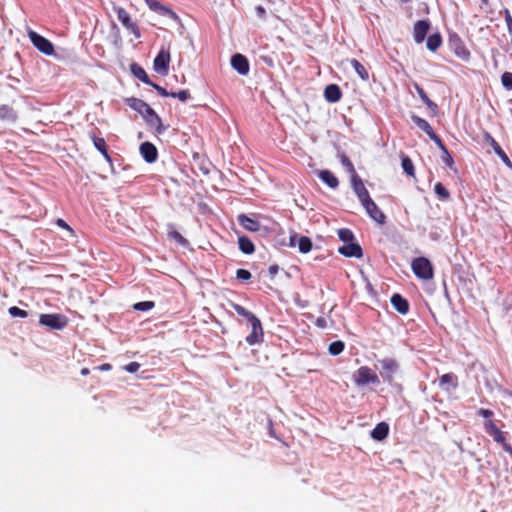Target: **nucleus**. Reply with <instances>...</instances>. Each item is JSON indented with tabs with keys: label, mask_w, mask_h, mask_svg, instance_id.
I'll list each match as a JSON object with an SVG mask.
<instances>
[{
	"label": "nucleus",
	"mask_w": 512,
	"mask_h": 512,
	"mask_svg": "<svg viewBox=\"0 0 512 512\" xmlns=\"http://www.w3.org/2000/svg\"><path fill=\"white\" fill-rule=\"evenodd\" d=\"M338 252L345 257L361 258L363 256L361 246L355 241L339 247Z\"/></svg>",
	"instance_id": "16"
},
{
	"label": "nucleus",
	"mask_w": 512,
	"mask_h": 512,
	"mask_svg": "<svg viewBox=\"0 0 512 512\" xmlns=\"http://www.w3.org/2000/svg\"><path fill=\"white\" fill-rule=\"evenodd\" d=\"M449 45L454 54L463 61H469L471 53L462 39L455 35L449 39Z\"/></svg>",
	"instance_id": "8"
},
{
	"label": "nucleus",
	"mask_w": 512,
	"mask_h": 512,
	"mask_svg": "<svg viewBox=\"0 0 512 512\" xmlns=\"http://www.w3.org/2000/svg\"><path fill=\"white\" fill-rule=\"evenodd\" d=\"M504 18H505V22H506V25H507V29H508L509 35H510V44H511V47H512V16H511V13H510V11L508 9L504 10Z\"/></svg>",
	"instance_id": "45"
},
{
	"label": "nucleus",
	"mask_w": 512,
	"mask_h": 512,
	"mask_svg": "<svg viewBox=\"0 0 512 512\" xmlns=\"http://www.w3.org/2000/svg\"><path fill=\"white\" fill-rule=\"evenodd\" d=\"M149 85L152 86L162 97H171L170 94L172 92H168L164 87H162L158 84H155L153 82H152V84H149Z\"/></svg>",
	"instance_id": "50"
},
{
	"label": "nucleus",
	"mask_w": 512,
	"mask_h": 512,
	"mask_svg": "<svg viewBox=\"0 0 512 512\" xmlns=\"http://www.w3.org/2000/svg\"><path fill=\"white\" fill-rule=\"evenodd\" d=\"M381 364L380 375L383 380L389 384L394 381V375L399 369V364L395 359L385 358L379 361Z\"/></svg>",
	"instance_id": "6"
},
{
	"label": "nucleus",
	"mask_w": 512,
	"mask_h": 512,
	"mask_svg": "<svg viewBox=\"0 0 512 512\" xmlns=\"http://www.w3.org/2000/svg\"><path fill=\"white\" fill-rule=\"evenodd\" d=\"M140 364L138 362H130L125 366V370L129 373H135L139 370Z\"/></svg>",
	"instance_id": "54"
},
{
	"label": "nucleus",
	"mask_w": 512,
	"mask_h": 512,
	"mask_svg": "<svg viewBox=\"0 0 512 512\" xmlns=\"http://www.w3.org/2000/svg\"><path fill=\"white\" fill-rule=\"evenodd\" d=\"M18 119V114L16 110L8 105L2 104L0 105V122L2 123H15Z\"/></svg>",
	"instance_id": "20"
},
{
	"label": "nucleus",
	"mask_w": 512,
	"mask_h": 512,
	"mask_svg": "<svg viewBox=\"0 0 512 512\" xmlns=\"http://www.w3.org/2000/svg\"><path fill=\"white\" fill-rule=\"evenodd\" d=\"M439 387L445 392H451L458 387V377L454 373H446L438 379Z\"/></svg>",
	"instance_id": "14"
},
{
	"label": "nucleus",
	"mask_w": 512,
	"mask_h": 512,
	"mask_svg": "<svg viewBox=\"0 0 512 512\" xmlns=\"http://www.w3.org/2000/svg\"><path fill=\"white\" fill-rule=\"evenodd\" d=\"M484 141L489 144L492 149L494 150L495 154L500 157V159L507 165H511L510 159L505 153V151L502 149V147L499 145V143L492 137V135L489 132L483 133Z\"/></svg>",
	"instance_id": "15"
},
{
	"label": "nucleus",
	"mask_w": 512,
	"mask_h": 512,
	"mask_svg": "<svg viewBox=\"0 0 512 512\" xmlns=\"http://www.w3.org/2000/svg\"><path fill=\"white\" fill-rule=\"evenodd\" d=\"M429 138L436 143V145L442 150V152L447 150L445 144L443 143L441 138L436 133L431 135V137H429Z\"/></svg>",
	"instance_id": "52"
},
{
	"label": "nucleus",
	"mask_w": 512,
	"mask_h": 512,
	"mask_svg": "<svg viewBox=\"0 0 512 512\" xmlns=\"http://www.w3.org/2000/svg\"><path fill=\"white\" fill-rule=\"evenodd\" d=\"M318 176L327 186L332 189H336L339 185L338 178L329 170L320 171Z\"/></svg>",
	"instance_id": "26"
},
{
	"label": "nucleus",
	"mask_w": 512,
	"mask_h": 512,
	"mask_svg": "<svg viewBox=\"0 0 512 512\" xmlns=\"http://www.w3.org/2000/svg\"><path fill=\"white\" fill-rule=\"evenodd\" d=\"M481 2H482L483 4H487V3H488V0H481Z\"/></svg>",
	"instance_id": "60"
},
{
	"label": "nucleus",
	"mask_w": 512,
	"mask_h": 512,
	"mask_svg": "<svg viewBox=\"0 0 512 512\" xmlns=\"http://www.w3.org/2000/svg\"><path fill=\"white\" fill-rule=\"evenodd\" d=\"M345 344L343 341L337 340L329 344L328 351L331 355H339L343 352Z\"/></svg>",
	"instance_id": "39"
},
{
	"label": "nucleus",
	"mask_w": 512,
	"mask_h": 512,
	"mask_svg": "<svg viewBox=\"0 0 512 512\" xmlns=\"http://www.w3.org/2000/svg\"><path fill=\"white\" fill-rule=\"evenodd\" d=\"M350 64L354 68V70L357 73V75L363 81H367L369 79L368 70L357 59H351L350 60Z\"/></svg>",
	"instance_id": "34"
},
{
	"label": "nucleus",
	"mask_w": 512,
	"mask_h": 512,
	"mask_svg": "<svg viewBox=\"0 0 512 512\" xmlns=\"http://www.w3.org/2000/svg\"><path fill=\"white\" fill-rule=\"evenodd\" d=\"M414 88L415 90L417 91L419 97L421 98V100L427 105V107L432 110L433 112H435L438 108L437 104L434 103L429 97L428 95L426 94V92L424 91V89L417 83L414 84Z\"/></svg>",
	"instance_id": "31"
},
{
	"label": "nucleus",
	"mask_w": 512,
	"mask_h": 512,
	"mask_svg": "<svg viewBox=\"0 0 512 512\" xmlns=\"http://www.w3.org/2000/svg\"><path fill=\"white\" fill-rule=\"evenodd\" d=\"M153 301H142L134 304L133 308L138 311H148L154 307Z\"/></svg>",
	"instance_id": "41"
},
{
	"label": "nucleus",
	"mask_w": 512,
	"mask_h": 512,
	"mask_svg": "<svg viewBox=\"0 0 512 512\" xmlns=\"http://www.w3.org/2000/svg\"><path fill=\"white\" fill-rule=\"evenodd\" d=\"M402 168L404 172L411 177L415 176V169L412 160L408 156L402 157Z\"/></svg>",
	"instance_id": "37"
},
{
	"label": "nucleus",
	"mask_w": 512,
	"mask_h": 512,
	"mask_svg": "<svg viewBox=\"0 0 512 512\" xmlns=\"http://www.w3.org/2000/svg\"><path fill=\"white\" fill-rule=\"evenodd\" d=\"M145 119L146 123L155 129L156 133L162 134L165 131L164 126L162 125L161 118L158 114L149 106L144 113L141 114Z\"/></svg>",
	"instance_id": "12"
},
{
	"label": "nucleus",
	"mask_w": 512,
	"mask_h": 512,
	"mask_svg": "<svg viewBox=\"0 0 512 512\" xmlns=\"http://www.w3.org/2000/svg\"><path fill=\"white\" fill-rule=\"evenodd\" d=\"M140 154L147 163H153L158 158V151L151 142H143L140 145Z\"/></svg>",
	"instance_id": "19"
},
{
	"label": "nucleus",
	"mask_w": 512,
	"mask_h": 512,
	"mask_svg": "<svg viewBox=\"0 0 512 512\" xmlns=\"http://www.w3.org/2000/svg\"><path fill=\"white\" fill-rule=\"evenodd\" d=\"M442 161L443 163L448 166L449 168H453L454 166V160L451 156V154L449 153L448 150H445L443 151V154H442Z\"/></svg>",
	"instance_id": "47"
},
{
	"label": "nucleus",
	"mask_w": 512,
	"mask_h": 512,
	"mask_svg": "<svg viewBox=\"0 0 512 512\" xmlns=\"http://www.w3.org/2000/svg\"><path fill=\"white\" fill-rule=\"evenodd\" d=\"M231 65L240 75H247L249 72L248 59L242 54H235L231 58Z\"/></svg>",
	"instance_id": "18"
},
{
	"label": "nucleus",
	"mask_w": 512,
	"mask_h": 512,
	"mask_svg": "<svg viewBox=\"0 0 512 512\" xmlns=\"http://www.w3.org/2000/svg\"><path fill=\"white\" fill-rule=\"evenodd\" d=\"M339 239L345 244L351 243L354 241L355 237L353 232L348 228H341L338 230Z\"/></svg>",
	"instance_id": "36"
},
{
	"label": "nucleus",
	"mask_w": 512,
	"mask_h": 512,
	"mask_svg": "<svg viewBox=\"0 0 512 512\" xmlns=\"http://www.w3.org/2000/svg\"><path fill=\"white\" fill-rule=\"evenodd\" d=\"M430 29L428 20H419L414 24L413 37L416 43H422Z\"/></svg>",
	"instance_id": "17"
},
{
	"label": "nucleus",
	"mask_w": 512,
	"mask_h": 512,
	"mask_svg": "<svg viewBox=\"0 0 512 512\" xmlns=\"http://www.w3.org/2000/svg\"><path fill=\"white\" fill-rule=\"evenodd\" d=\"M90 138L94 144V147L104 156V158L111 162V156L108 152V147L104 138L97 137L94 134H90Z\"/></svg>",
	"instance_id": "24"
},
{
	"label": "nucleus",
	"mask_w": 512,
	"mask_h": 512,
	"mask_svg": "<svg viewBox=\"0 0 512 512\" xmlns=\"http://www.w3.org/2000/svg\"><path fill=\"white\" fill-rule=\"evenodd\" d=\"M412 121L419 129L424 131L429 137H431V135H433L435 133L432 126L425 119H423L419 116L413 115Z\"/></svg>",
	"instance_id": "32"
},
{
	"label": "nucleus",
	"mask_w": 512,
	"mask_h": 512,
	"mask_svg": "<svg viewBox=\"0 0 512 512\" xmlns=\"http://www.w3.org/2000/svg\"><path fill=\"white\" fill-rule=\"evenodd\" d=\"M256 10V13L257 15L260 17V18H264L265 15H266V10L263 6L259 5L255 8Z\"/></svg>",
	"instance_id": "55"
},
{
	"label": "nucleus",
	"mask_w": 512,
	"mask_h": 512,
	"mask_svg": "<svg viewBox=\"0 0 512 512\" xmlns=\"http://www.w3.org/2000/svg\"><path fill=\"white\" fill-rule=\"evenodd\" d=\"M8 312L12 317L26 318L28 316V312L26 310L20 309L17 306L10 307Z\"/></svg>",
	"instance_id": "42"
},
{
	"label": "nucleus",
	"mask_w": 512,
	"mask_h": 512,
	"mask_svg": "<svg viewBox=\"0 0 512 512\" xmlns=\"http://www.w3.org/2000/svg\"><path fill=\"white\" fill-rule=\"evenodd\" d=\"M238 223L246 230L250 232H258L260 230V223L247 216L246 214H240L237 217Z\"/></svg>",
	"instance_id": "21"
},
{
	"label": "nucleus",
	"mask_w": 512,
	"mask_h": 512,
	"mask_svg": "<svg viewBox=\"0 0 512 512\" xmlns=\"http://www.w3.org/2000/svg\"><path fill=\"white\" fill-rule=\"evenodd\" d=\"M498 427L496 426L495 422L492 421V420H486L484 422V430L487 434H489L490 432H493L494 430H496Z\"/></svg>",
	"instance_id": "53"
},
{
	"label": "nucleus",
	"mask_w": 512,
	"mask_h": 512,
	"mask_svg": "<svg viewBox=\"0 0 512 512\" xmlns=\"http://www.w3.org/2000/svg\"><path fill=\"white\" fill-rule=\"evenodd\" d=\"M413 273L422 280H431L434 276V268L431 261L425 257L415 258L411 263Z\"/></svg>",
	"instance_id": "2"
},
{
	"label": "nucleus",
	"mask_w": 512,
	"mask_h": 512,
	"mask_svg": "<svg viewBox=\"0 0 512 512\" xmlns=\"http://www.w3.org/2000/svg\"><path fill=\"white\" fill-rule=\"evenodd\" d=\"M131 72L137 79H139L143 83L147 85L152 84V81L150 80L146 71L138 64L134 63L131 65Z\"/></svg>",
	"instance_id": "30"
},
{
	"label": "nucleus",
	"mask_w": 512,
	"mask_h": 512,
	"mask_svg": "<svg viewBox=\"0 0 512 512\" xmlns=\"http://www.w3.org/2000/svg\"><path fill=\"white\" fill-rule=\"evenodd\" d=\"M351 185L362 206L371 200L370 194L359 175L351 177Z\"/></svg>",
	"instance_id": "11"
},
{
	"label": "nucleus",
	"mask_w": 512,
	"mask_h": 512,
	"mask_svg": "<svg viewBox=\"0 0 512 512\" xmlns=\"http://www.w3.org/2000/svg\"><path fill=\"white\" fill-rule=\"evenodd\" d=\"M391 304L393 305L395 310L400 314L405 315L409 311V302L398 293L392 295Z\"/></svg>",
	"instance_id": "22"
},
{
	"label": "nucleus",
	"mask_w": 512,
	"mask_h": 512,
	"mask_svg": "<svg viewBox=\"0 0 512 512\" xmlns=\"http://www.w3.org/2000/svg\"><path fill=\"white\" fill-rule=\"evenodd\" d=\"M28 37L32 44L45 55H52L54 53L53 44L45 37L39 35L37 32L30 30Z\"/></svg>",
	"instance_id": "7"
},
{
	"label": "nucleus",
	"mask_w": 512,
	"mask_h": 512,
	"mask_svg": "<svg viewBox=\"0 0 512 512\" xmlns=\"http://www.w3.org/2000/svg\"><path fill=\"white\" fill-rule=\"evenodd\" d=\"M313 243L307 236H301L298 240V248L301 253H308L312 250Z\"/></svg>",
	"instance_id": "35"
},
{
	"label": "nucleus",
	"mask_w": 512,
	"mask_h": 512,
	"mask_svg": "<svg viewBox=\"0 0 512 512\" xmlns=\"http://www.w3.org/2000/svg\"><path fill=\"white\" fill-rule=\"evenodd\" d=\"M251 273L250 271L246 270V269H238L236 271V278L239 279V280H243V281H246V280H249L251 278Z\"/></svg>",
	"instance_id": "48"
},
{
	"label": "nucleus",
	"mask_w": 512,
	"mask_h": 512,
	"mask_svg": "<svg viewBox=\"0 0 512 512\" xmlns=\"http://www.w3.org/2000/svg\"><path fill=\"white\" fill-rule=\"evenodd\" d=\"M353 380L357 386L367 384L378 385L380 383L378 375L368 366L359 367L354 374Z\"/></svg>",
	"instance_id": "3"
},
{
	"label": "nucleus",
	"mask_w": 512,
	"mask_h": 512,
	"mask_svg": "<svg viewBox=\"0 0 512 512\" xmlns=\"http://www.w3.org/2000/svg\"><path fill=\"white\" fill-rule=\"evenodd\" d=\"M434 191L439 197V199L446 201L450 198V192L448 189L440 182L436 183L434 186Z\"/></svg>",
	"instance_id": "38"
},
{
	"label": "nucleus",
	"mask_w": 512,
	"mask_h": 512,
	"mask_svg": "<svg viewBox=\"0 0 512 512\" xmlns=\"http://www.w3.org/2000/svg\"><path fill=\"white\" fill-rule=\"evenodd\" d=\"M481 512H487L486 510H481Z\"/></svg>",
	"instance_id": "61"
},
{
	"label": "nucleus",
	"mask_w": 512,
	"mask_h": 512,
	"mask_svg": "<svg viewBox=\"0 0 512 512\" xmlns=\"http://www.w3.org/2000/svg\"><path fill=\"white\" fill-rule=\"evenodd\" d=\"M477 414L479 416H482L484 417L485 419L487 420H491V418L494 416V412L490 409H485V408H480L478 411H477Z\"/></svg>",
	"instance_id": "51"
},
{
	"label": "nucleus",
	"mask_w": 512,
	"mask_h": 512,
	"mask_svg": "<svg viewBox=\"0 0 512 512\" xmlns=\"http://www.w3.org/2000/svg\"><path fill=\"white\" fill-rule=\"evenodd\" d=\"M412 0H400L401 3H409L411 2Z\"/></svg>",
	"instance_id": "59"
},
{
	"label": "nucleus",
	"mask_w": 512,
	"mask_h": 512,
	"mask_svg": "<svg viewBox=\"0 0 512 512\" xmlns=\"http://www.w3.org/2000/svg\"><path fill=\"white\" fill-rule=\"evenodd\" d=\"M126 103L131 109L139 112L140 114L144 113L145 110H147V108L150 106L145 101L135 97L127 98Z\"/></svg>",
	"instance_id": "28"
},
{
	"label": "nucleus",
	"mask_w": 512,
	"mask_h": 512,
	"mask_svg": "<svg viewBox=\"0 0 512 512\" xmlns=\"http://www.w3.org/2000/svg\"><path fill=\"white\" fill-rule=\"evenodd\" d=\"M170 95L172 98H178L181 102H185L190 98V92L188 90L172 92Z\"/></svg>",
	"instance_id": "46"
},
{
	"label": "nucleus",
	"mask_w": 512,
	"mask_h": 512,
	"mask_svg": "<svg viewBox=\"0 0 512 512\" xmlns=\"http://www.w3.org/2000/svg\"><path fill=\"white\" fill-rule=\"evenodd\" d=\"M111 368V365L106 363V364H102L99 369L100 370H109Z\"/></svg>",
	"instance_id": "57"
},
{
	"label": "nucleus",
	"mask_w": 512,
	"mask_h": 512,
	"mask_svg": "<svg viewBox=\"0 0 512 512\" xmlns=\"http://www.w3.org/2000/svg\"><path fill=\"white\" fill-rule=\"evenodd\" d=\"M489 435L493 437L495 442L501 444L503 449L512 456V446L506 442L505 436L499 428L490 432Z\"/></svg>",
	"instance_id": "27"
},
{
	"label": "nucleus",
	"mask_w": 512,
	"mask_h": 512,
	"mask_svg": "<svg viewBox=\"0 0 512 512\" xmlns=\"http://www.w3.org/2000/svg\"><path fill=\"white\" fill-rule=\"evenodd\" d=\"M231 306L238 315L245 317L251 324L252 330L251 333L246 336V342L250 346L262 343L264 340V331L260 319L245 307L237 303H232Z\"/></svg>",
	"instance_id": "1"
},
{
	"label": "nucleus",
	"mask_w": 512,
	"mask_h": 512,
	"mask_svg": "<svg viewBox=\"0 0 512 512\" xmlns=\"http://www.w3.org/2000/svg\"><path fill=\"white\" fill-rule=\"evenodd\" d=\"M90 373V370L87 367L81 369V375L87 376Z\"/></svg>",
	"instance_id": "58"
},
{
	"label": "nucleus",
	"mask_w": 512,
	"mask_h": 512,
	"mask_svg": "<svg viewBox=\"0 0 512 512\" xmlns=\"http://www.w3.org/2000/svg\"><path fill=\"white\" fill-rule=\"evenodd\" d=\"M150 10L163 15L168 16L176 22H180L179 16L171 8L163 5L159 0H144Z\"/></svg>",
	"instance_id": "10"
},
{
	"label": "nucleus",
	"mask_w": 512,
	"mask_h": 512,
	"mask_svg": "<svg viewBox=\"0 0 512 512\" xmlns=\"http://www.w3.org/2000/svg\"><path fill=\"white\" fill-rule=\"evenodd\" d=\"M56 225L62 229L67 230L71 236H75V231L61 218L56 220Z\"/></svg>",
	"instance_id": "49"
},
{
	"label": "nucleus",
	"mask_w": 512,
	"mask_h": 512,
	"mask_svg": "<svg viewBox=\"0 0 512 512\" xmlns=\"http://www.w3.org/2000/svg\"><path fill=\"white\" fill-rule=\"evenodd\" d=\"M268 271H269L270 276L274 277L278 273L279 267H278V265H271L269 267Z\"/></svg>",
	"instance_id": "56"
},
{
	"label": "nucleus",
	"mask_w": 512,
	"mask_h": 512,
	"mask_svg": "<svg viewBox=\"0 0 512 512\" xmlns=\"http://www.w3.org/2000/svg\"><path fill=\"white\" fill-rule=\"evenodd\" d=\"M114 11L121 24L131 32L137 39L141 37V31L138 25L132 21L130 14L123 7H114Z\"/></svg>",
	"instance_id": "4"
},
{
	"label": "nucleus",
	"mask_w": 512,
	"mask_h": 512,
	"mask_svg": "<svg viewBox=\"0 0 512 512\" xmlns=\"http://www.w3.org/2000/svg\"><path fill=\"white\" fill-rule=\"evenodd\" d=\"M170 60H171V57H170L169 51H167L165 49H161L154 59V62H153L154 70L161 75H166L169 70Z\"/></svg>",
	"instance_id": "9"
},
{
	"label": "nucleus",
	"mask_w": 512,
	"mask_h": 512,
	"mask_svg": "<svg viewBox=\"0 0 512 512\" xmlns=\"http://www.w3.org/2000/svg\"><path fill=\"white\" fill-rule=\"evenodd\" d=\"M324 97L330 103L338 102L342 97V91L336 84H329L324 90Z\"/></svg>",
	"instance_id": "23"
},
{
	"label": "nucleus",
	"mask_w": 512,
	"mask_h": 512,
	"mask_svg": "<svg viewBox=\"0 0 512 512\" xmlns=\"http://www.w3.org/2000/svg\"><path fill=\"white\" fill-rule=\"evenodd\" d=\"M41 325L47 326L51 329L61 330L68 324V319L62 314H41L39 318Z\"/></svg>",
	"instance_id": "5"
},
{
	"label": "nucleus",
	"mask_w": 512,
	"mask_h": 512,
	"mask_svg": "<svg viewBox=\"0 0 512 512\" xmlns=\"http://www.w3.org/2000/svg\"><path fill=\"white\" fill-rule=\"evenodd\" d=\"M341 163H342V164H343V166L348 170V172H350L351 177H352L353 175H358V174L356 173V170H355V168H354L353 163L351 162V160H350L346 155H343V156L341 157Z\"/></svg>",
	"instance_id": "40"
},
{
	"label": "nucleus",
	"mask_w": 512,
	"mask_h": 512,
	"mask_svg": "<svg viewBox=\"0 0 512 512\" xmlns=\"http://www.w3.org/2000/svg\"><path fill=\"white\" fill-rule=\"evenodd\" d=\"M170 239L175 240L178 244L185 245L187 244V240L182 236V234L176 230L170 231L168 233Z\"/></svg>",
	"instance_id": "44"
},
{
	"label": "nucleus",
	"mask_w": 512,
	"mask_h": 512,
	"mask_svg": "<svg viewBox=\"0 0 512 512\" xmlns=\"http://www.w3.org/2000/svg\"><path fill=\"white\" fill-rule=\"evenodd\" d=\"M389 433V426L385 422L378 423L371 431V437L377 441L384 440Z\"/></svg>",
	"instance_id": "25"
},
{
	"label": "nucleus",
	"mask_w": 512,
	"mask_h": 512,
	"mask_svg": "<svg viewBox=\"0 0 512 512\" xmlns=\"http://www.w3.org/2000/svg\"><path fill=\"white\" fill-rule=\"evenodd\" d=\"M441 44L442 37L439 33L431 34L430 36H428L426 41L427 48L432 52H435L441 46Z\"/></svg>",
	"instance_id": "33"
},
{
	"label": "nucleus",
	"mask_w": 512,
	"mask_h": 512,
	"mask_svg": "<svg viewBox=\"0 0 512 512\" xmlns=\"http://www.w3.org/2000/svg\"><path fill=\"white\" fill-rule=\"evenodd\" d=\"M501 82L506 89L512 90V72H504L501 76Z\"/></svg>",
	"instance_id": "43"
},
{
	"label": "nucleus",
	"mask_w": 512,
	"mask_h": 512,
	"mask_svg": "<svg viewBox=\"0 0 512 512\" xmlns=\"http://www.w3.org/2000/svg\"><path fill=\"white\" fill-rule=\"evenodd\" d=\"M363 207L365 208L367 214L372 218L375 222L380 225L385 224L386 216L377 206V204L371 199L367 203H364Z\"/></svg>",
	"instance_id": "13"
},
{
	"label": "nucleus",
	"mask_w": 512,
	"mask_h": 512,
	"mask_svg": "<svg viewBox=\"0 0 512 512\" xmlns=\"http://www.w3.org/2000/svg\"><path fill=\"white\" fill-rule=\"evenodd\" d=\"M239 249L244 254H252L255 251L253 242L247 236H240L238 238Z\"/></svg>",
	"instance_id": "29"
}]
</instances>
